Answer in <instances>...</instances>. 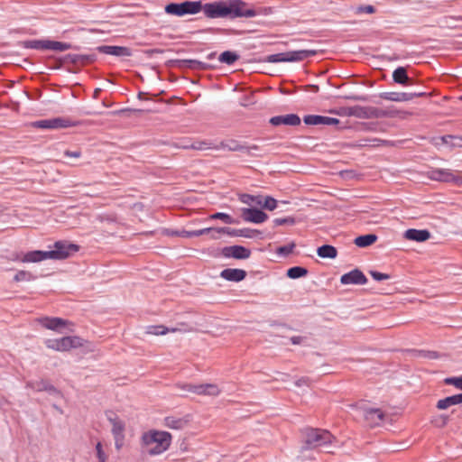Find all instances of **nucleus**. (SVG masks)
Wrapping results in <instances>:
<instances>
[{"label":"nucleus","instance_id":"obj_45","mask_svg":"<svg viewBox=\"0 0 462 462\" xmlns=\"http://www.w3.org/2000/svg\"><path fill=\"white\" fill-rule=\"evenodd\" d=\"M96 452H97V457L99 462H106L107 461V456L103 448V445L101 442L97 443Z\"/></svg>","mask_w":462,"mask_h":462},{"label":"nucleus","instance_id":"obj_27","mask_svg":"<svg viewBox=\"0 0 462 462\" xmlns=\"http://www.w3.org/2000/svg\"><path fill=\"white\" fill-rule=\"evenodd\" d=\"M459 403H462V393L448 396L447 398L439 400L437 402V408L439 410H445L449 408L450 406L457 405Z\"/></svg>","mask_w":462,"mask_h":462},{"label":"nucleus","instance_id":"obj_17","mask_svg":"<svg viewBox=\"0 0 462 462\" xmlns=\"http://www.w3.org/2000/svg\"><path fill=\"white\" fill-rule=\"evenodd\" d=\"M303 122L306 125H337L339 123V120L337 118L328 117V116L309 115V116H304Z\"/></svg>","mask_w":462,"mask_h":462},{"label":"nucleus","instance_id":"obj_30","mask_svg":"<svg viewBox=\"0 0 462 462\" xmlns=\"http://www.w3.org/2000/svg\"><path fill=\"white\" fill-rule=\"evenodd\" d=\"M317 254L321 258L335 259L337 257V249L329 245H325L317 249Z\"/></svg>","mask_w":462,"mask_h":462},{"label":"nucleus","instance_id":"obj_14","mask_svg":"<svg viewBox=\"0 0 462 462\" xmlns=\"http://www.w3.org/2000/svg\"><path fill=\"white\" fill-rule=\"evenodd\" d=\"M242 216L246 222L255 224L263 223L268 219L267 214L256 208H243Z\"/></svg>","mask_w":462,"mask_h":462},{"label":"nucleus","instance_id":"obj_23","mask_svg":"<svg viewBox=\"0 0 462 462\" xmlns=\"http://www.w3.org/2000/svg\"><path fill=\"white\" fill-rule=\"evenodd\" d=\"M205 229H209L207 234H210V238L214 240L219 239L221 235L224 234L230 236H242V231L230 229L228 227H206Z\"/></svg>","mask_w":462,"mask_h":462},{"label":"nucleus","instance_id":"obj_57","mask_svg":"<svg viewBox=\"0 0 462 462\" xmlns=\"http://www.w3.org/2000/svg\"><path fill=\"white\" fill-rule=\"evenodd\" d=\"M42 383H44V382L42 381V382H36V383H29L28 386L32 388L33 390L37 391L38 387H42L43 386Z\"/></svg>","mask_w":462,"mask_h":462},{"label":"nucleus","instance_id":"obj_11","mask_svg":"<svg viewBox=\"0 0 462 462\" xmlns=\"http://www.w3.org/2000/svg\"><path fill=\"white\" fill-rule=\"evenodd\" d=\"M38 322L45 328L63 333L72 330V325L66 319L60 318L43 317L38 319Z\"/></svg>","mask_w":462,"mask_h":462},{"label":"nucleus","instance_id":"obj_5","mask_svg":"<svg viewBox=\"0 0 462 462\" xmlns=\"http://www.w3.org/2000/svg\"><path fill=\"white\" fill-rule=\"evenodd\" d=\"M201 11L200 1H186L183 3H171L165 6L168 14L183 16L185 14H195Z\"/></svg>","mask_w":462,"mask_h":462},{"label":"nucleus","instance_id":"obj_37","mask_svg":"<svg viewBox=\"0 0 462 462\" xmlns=\"http://www.w3.org/2000/svg\"><path fill=\"white\" fill-rule=\"evenodd\" d=\"M42 387H38L37 391H45L47 392L51 396H52L55 399H61L63 397L60 391L57 390L54 386L48 383H42Z\"/></svg>","mask_w":462,"mask_h":462},{"label":"nucleus","instance_id":"obj_36","mask_svg":"<svg viewBox=\"0 0 462 462\" xmlns=\"http://www.w3.org/2000/svg\"><path fill=\"white\" fill-rule=\"evenodd\" d=\"M45 50H52L56 51H64L69 49V45L60 42L46 41Z\"/></svg>","mask_w":462,"mask_h":462},{"label":"nucleus","instance_id":"obj_60","mask_svg":"<svg viewBox=\"0 0 462 462\" xmlns=\"http://www.w3.org/2000/svg\"><path fill=\"white\" fill-rule=\"evenodd\" d=\"M307 383H308V381H307L306 379H300V380H299V381H297V382H296V384H297L298 386H301V385H303V384H307Z\"/></svg>","mask_w":462,"mask_h":462},{"label":"nucleus","instance_id":"obj_48","mask_svg":"<svg viewBox=\"0 0 462 462\" xmlns=\"http://www.w3.org/2000/svg\"><path fill=\"white\" fill-rule=\"evenodd\" d=\"M275 226H282L285 224L293 225L295 223L292 217H284V218H275L273 220Z\"/></svg>","mask_w":462,"mask_h":462},{"label":"nucleus","instance_id":"obj_58","mask_svg":"<svg viewBox=\"0 0 462 462\" xmlns=\"http://www.w3.org/2000/svg\"><path fill=\"white\" fill-rule=\"evenodd\" d=\"M8 404V401L6 398L0 396V408H4L5 405Z\"/></svg>","mask_w":462,"mask_h":462},{"label":"nucleus","instance_id":"obj_44","mask_svg":"<svg viewBox=\"0 0 462 462\" xmlns=\"http://www.w3.org/2000/svg\"><path fill=\"white\" fill-rule=\"evenodd\" d=\"M330 113L340 116H352L353 106L340 107L338 109L331 110Z\"/></svg>","mask_w":462,"mask_h":462},{"label":"nucleus","instance_id":"obj_16","mask_svg":"<svg viewBox=\"0 0 462 462\" xmlns=\"http://www.w3.org/2000/svg\"><path fill=\"white\" fill-rule=\"evenodd\" d=\"M340 282L342 284H345V285L365 284L367 282V279L361 271L355 269V270L342 275L340 278Z\"/></svg>","mask_w":462,"mask_h":462},{"label":"nucleus","instance_id":"obj_41","mask_svg":"<svg viewBox=\"0 0 462 462\" xmlns=\"http://www.w3.org/2000/svg\"><path fill=\"white\" fill-rule=\"evenodd\" d=\"M260 207H262L267 210L273 211L277 207V200L269 196H266V197L263 196V200H262V204H260Z\"/></svg>","mask_w":462,"mask_h":462},{"label":"nucleus","instance_id":"obj_10","mask_svg":"<svg viewBox=\"0 0 462 462\" xmlns=\"http://www.w3.org/2000/svg\"><path fill=\"white\" fill-rule=\"evenodd\" d=\"M108 420L111 424V432L115 440V447L120 450L125 444V422L117 416L109 417Z\"/></svg>","mask_w":462,"mask_h":462},{"label":"nucleus","instance_id":"obj_22","mask_svg":"<svg viewBox=\"0 0 462 462\" xmlns=\"http://www.w3.org/2000/svg\"><path fill=\"white\" fill-rule=\"evenodd\" d=\"M189 422V416L186 417H174L170 416L164 419V426L171 430H182Z\"/></svg>","mask_w":462,"mask_h":462},{"label":"nucleus","instance_id":"obj_63","mask_svg":"<svg viewBox=\"0 0 462 462\" xmlns=\"http://www.w3.org/2000/svg\"><path fill=\"white\" fill-rule=\"evenodd\" d=\"M312 88H314L315 91L319 90V87H317V86H313Z\"/></svg>","mask_w":462,"mask_h":462},{"label":"nucleus","instance_id":"obj_33","mask_svg":"<svg viewBox=\"0 0 462 462\" xmlns=\"http://www.w3.org/2000/svg\"><path fill=\"white\" fill-rule=\"evenodd\" d=\"M239 199L242 203L246 204L248 206H260V204H262L263 196H252L249 194H242L240 195Z\"/></svg>","mask_w":462,"mask_h":462},{"label":"nucleus","instance_id":"obj_18","mask_svg":"<svg viewBox=\"0 0 462 462\" xmlns=\"http://www.w3.org/2000/svg\"><path fill=\"white\" fill-rule=\"evenodd\" d=\"M270 123L273 125H298L300 123V117L295 114H289L283 116H276L270 119Z\"/></svg>","mask_w":462,"mask_h":462},{"label":"nucleus","instance_id":"obj_24","mask_svg":"<svg viewBox=\"0 0 462 462\" xmlns=\"http://www.w3.org/2000/svg\"><path fill=\"white\" fill-rule=\"evenodd\" d=\"M98 51L103 53L114 55V56H126V57L131 56L130 49H128L126 47H122V46L105 45V46L98 47Z\"/></svg>","mask_w":462,"mask_h":462},{"label":"nucleus","instance_id":"obj_55","mask_svg":"<svg viewBox=\"0 0 462 462\" xmlns=\"http://www.w3.org/2000/svg\"><path fill=\"white\" fill-rule=\"evenodd\" d=\"M257 150H258L257 145H251V146H245V149L243 152H245L248 154H252L253 152L257 151Z\"/></svg>","mask_w":462,"mask_h":462},{"label":"nucleus","instance_id":"obj_52","mask_svg":"<svg viewBox=\"0 0 462 462\" xmlns=\"http://www.w3.org/2000/svg\"><path fill=\"white\" fill-rule=\"evenodd\" d=\"M45 43H46V41L32 42L30 43V47L34 48V49H43V50H45V46H44Z\"/></svg>","mask_w":462,"mask_h":462},{"label":"nucleus","instance_id":"obj_4","mask_svg":"<svg viewBox=\"0 0 462 462\" xmlns=\"http://www.w3.org/2000/svg\"><path fill=\"white\" fill-rule=\"evenodd\" d=\"M316 54L315 51L310 50H300V51H291L286 52H281L276 54L269 55L265 58V61L270 63H278V62H297L301 61L304 59L313 56Z\"/></svg>","mask_w":462,"mask_h":462},{"label":"nucleus","instance_id":"obj_50","mask_svg":"<svg viewBox=\"0 0 462 462\" xmlns=\"http://www.w3.org/2000/svg\"><path fill=\"white\" fill-rule=\"evenodd\" d=\"M293 247H294L293 244L290 245H286V246H282V247H279L276 252L279 254L287 255L292 252Z\"/></svg>","mask_w":462,"mask_h":462},{"label":"nucleus","instance_id":"obj_51","mask_svg":"<svg viewBox=\"0 0 462 462\" xmlns=\"http://www.w3.org/2000/svg\"><path fill=\"white\" fill-rule=\"evenodd\" d=\"M359 13L374 14V8L372 5L359 6L356 10Z\"/></svg>","mask_w":462,"mask_h":462},{"label":"nucleus","instance_id":"obj_32","mask_svg":"<svg viewBox=\"0 0 462 462\" xmlns=\"http://www.w3.org/2000/svg\"><path fill=\"white\" fill-rule=\"evenodd\" d=\"M220 149L233 151V152H243L245 149L244 145H241L238 142L235 140H229L226 142H221L219 144H217Z\"/></svg>","mask_w":462,"mask_h":462},{"label":"nucleus","instance_id":"obj_29","mask_svg":"<svg viewBox=\"0 0 462 462\" xmlns=\"http://www.w3.org/2000/svg\"><path fill=\"white\" fill-rule=\"evenodd\" d=\"M187 148H190L198 151H205V150H219V147L217 144L209 141H195Z\"/></svg>","mask_w":462,"mask_h":462},{"label":"nucleus","instance_id":"obj_53","mask_svg":"<svg viewBox=\"0 0 462 462\" xmlns=\"http://www.w3.org/2000/svg\"><path fill=\"white\" fill-rule=\"evenodd\" d=\"M451 182L461 187L462 186V174L459 172L454 171V179H452Z\"/></svg>","mask_w":462,"mask_h":462},{"label":"nucleus","instance_id":"obj_49","mask_svg":"<svg viewBox=\"0 0 462 462\" xmlns=\"http://www.w3.org/2000/svg\"><path fill=\"white\" fill-rule=\"evenodd\" d=\"M187 67L189 68H191V69H201L203 66H202V63L199 62V61H197V60H185L182 61Z\"/></svg>","mask_w":462,"mask_h":462},{"label":"nucleus","instance_id":"obj_62","mask_svg":"<svg viewBox=\"0 0 462 462\" xmlns=\"http://www.w3.org/2000/svg\"><path fill=\"white\" fill-rule=\"evenodd\" d=\"M179 231H171V232H169L168 235L170 236H177L176 233H178Z\"/></svg>","mask_w":462,"mask_h":462},{"label":"nucleus","instance_id":"obj_1","mask_svg":"<svg viewBox=\"0 0 462 462\" xmlns=\"http://www.w3.org/2000/svg\"><path fill=\"white\" fill-rule=\"evenodd\" d=\"M201 10L206 16L209 18L218 17H254L257 13L247 6L241 0L217 1L204 5H201Z\"/></svg>","mask_w":462,"mask_h":462},{"label":"nucleus","instance_id":"obj_25","mask_svg":"<svg viewBox=\"0 0 462 462\" xmlns=\"http://www.w3.org/2000/svg\"><path fill=\"white\" fill-rule=\"evenodd\" d=\"M246 273L241 269H225L221 272L220 276L227 281L240 282L245 279Z\"/></svg>","mask_w":462,"mask_h":462},{"label":"nucleus","instance_id":"obj_40","mask_svg":"<svg viewBox=\"0 0 462 462\" xmlns=\"http://www.w3.org/2000/svg\"><path fill=\"white\" fill-rule=\"evenodd\" d=\"M209 229H199L195 231L180 230V232L176 233V235H178V236L189 238L206 235Z\"/></svg>","mask_w":462,"mask_h":462},{"label":"nucleus","instance_id":"obj_47","mask_svg":"<svg viewBox=\"0 0 462 462\" xmlns=\"http://www.w3.org/2000/svg\"><path fill=\"white\" fill-rule=\"evenodd\" d=\"M369 273L375 281L388 280L390 278V275L376 271H370Z\"/></svg>","mask_w":462,"mask_h":462},{"label":"nucleus","instance_id":"obj_28","mask_svg":"<svg viewBox=\"0 0 462 462\" xmlns=\"http://www.w3.org/2000/svg\"><path fill=\"white\" fill-rule=\"evenodd\" d=\"M177 330V328H168L162 325H152L145 328V333L152 336H163L168 332H176Z\"/></svg>","mask_w":462,"mask_h":462},{"label":"nucleus","instance_id":"obj_34","mask_svg":"<svg viewBox=\"0 0 462 462\" xmlns=\"http://www.w3.org/2000/svg\"><path fill=\"white\" fill-rule=\"evenodd\" d=\"M35 279V276L29 271L20 270L14 276L15 282H28Z\"/></svg>","mask_w":462,"mask_h":462},{"label":"nucleus","instance_id":"obj_8","mask_svg":"<svg viewBox=\"0 0 462 462\" xmlns=\"http://www.w3.org/2000/svg\"><path fill=\"white\" fill-rule=\"evenodd\" d=\"M79 251V246L64 241L56 242L49 252L51 260H64Z\"/></svg>","mask_w":462,"mask_h":462},{"label":"nucleus","instance_id":"obj_13","mask_svg":"<svg viewBox=\"0 0 462 462\" xmlns=\"http://www.w3.org/2000/svg\"><path fill=\"white\" fill-rule=\"evenodd\" d=\"M49 259L48 251L34 250L23 254L19 261L23 263H37Z\"/></svg>","mask_w":462,"mask_h":462},{"label":"nucleus","instance_id":"obj_2","mask_svg":"<svg viewBox=\"0 0 462 462\" xmlns=\"http://www.w3.org/2000/svg\"><path fill=\"white\" fill-rule=\"evenodd\" d=\"M142 445L150 455H160L171 446L172 436L163 430H150L142 436Z\"/></svg>","mask_w":462,"mask_h":462},{"label":"nucleus","instance_id":"obj_26","mask_svg":"<svg viewBox=\"0 0 462 462\" xmlns=\"http://www.w3.org/2000/svg\"><path fill=\"white\" fill-rule=\"evenodd\" d=\"M430 179L438 181L451 182L452 179H454V171L446 169L432 171Z\"/></svg>","mask_w":462,"mask_h":462},{"label":"nucleus","instance_id":"obj_56","mask_svg":"<svg viewBox=\"0 0 462 462\" xmlns=\"http://www.w3.org/2000/svg\"><path fill=\"white\" fill-rule=\"evenodd\" d=\"M191 387H196V384H193V383H187V384H184L182 385V389L189 393H192L193 394V390H191Z\"/></svg>","mask_w":462,"mask_h":462},{"label":"nucleus","instance_id":"obj_54","mask_svg":"<svg viewBox=\"0 0 462 462\" xmlns=\"http://www.w3.org/2000/svg\"><path fill=\"white\" fill-rule=\"evenodd\" d=\"M304 339L305 338L300 336H296V337H291V341L293 345H300L304 341Z\"/></svg>","mask_w":462,"mask_h":462},{"label":"nucleus","instance_id":"obj_31","mask_svg":"<svg viewBox=\"0 0 462 462\" xmlns=\"http://www.w3.org/2000/svg\"><path fill=\"white\" fill-rule=\"evenodd\" d=\"M377 240V236L374 234H368L365 236H357L355 239V245L358 247H366L374 243H375Z\"/></svg>","mask_w":462,"mask_h":462},{"label":"nucleus","instance_id":"obj_64","mask_svg":"<svg viewBox=\"0 0 462 462\" xmlns=\"http://www.w3.org/2000/svg\"><path fill=\"white\" fill-rule=\"evenodd\" d=\"M460 98L462 99V97Z\"/></svg>","mask_w":462,"mask_h":462},{"label":"nucleus","instance_id":"obj_9","mask_svg":"<svg viewBox=\"0 0 462 462\" xmlns=\"http://www.w3.org/2000/svg\"><path fill=\"white\" fill-rule=\"evenodd\" d=\"M77 125L67 117H53L49 119L39 120L32 123V126L41 129L58 130L69 128Z\"/></svg>","mask_w":462,"mask_h":462},{"label":"nucleus","instance_id":"obj_61","mask_svg":"<svg viewBox=\"0 0 462 462\" xmlns=\"http://www.w3.org/2000/svg\"><path fill=\"white\" fill-rule=\"evenodd\" d=\"M352 98L355 100H363V101L365 100V98L363 97H353Z\"/></svg>","mask_w":462,"mask_h":462},{"label":"nucleus","instance_id":"obj_39","mask_svg":"<svg viewBox=\"0 0 462 462\" xmlns=\"http://www.w3.org/2000/svg\"><path fill=\"white\" fill-rule=\"evenodd\" d=\"M308 271L300 266L291 267L287 271V275L291 279H297L303 277L307 274Z\"/></svg>","mask_w":462,"mask_h":462},{"label":"nucleus","instance_id":"obj_20","mask_svg":"<svg viewBox=\"0 0 462 462\" xmlns=\"http://www.w3.org/2000/svg\"><path fill=\"white\" fill-rule=\"evenodd\" d=\"M352 116L361 119L376 118L379 116V113L374 107L356 106H353Z\"/></svg>","mask_w":462,"mask_h":462},{"label":"nucleus","instance_id":"obj_6","mask_svg":"<svg viewBox=\"0 0 462 462\" xmlns=\"http://www.w3.org/2000/svg\"><path fill=\"white\" fill-rule=\"evenodd\" d=\"M357 411L364 417L370 426H378L384 420V412L376 407L365 402H360L356 406Z\"/></svg>","mask_w":462,"mask_h":462},{"label":"nucleus","instance_id":"obj_19","mask_svg":"<svg viewBox=\"0 0 462 462\" xmlns=\"http://www.w3.org/2000/svg\"><path fill=\"white\" fill-rule=\"evenodd\" d=\"M425 93L420 92V93H396V92H391V93H384L382 97L384 99L395 101V102H407L414 97H422Z\"/></svg>","mask_w":462,"mask_h":462},{"label":"nucleus","instance_id":"obj_38","mask_svg":"<svg viewBox=\"0 0 462 462\" xmlns=\"http://www.w3.org/2000/svg\"><path fill=\"white\" fill-rule=\"evenodd\" d=\"M238 60V55L235 52L226 51L220 54L218 60L222 63L233 64Z\"/></svg>","mask_w":462,"mask_h":462},{"label":"nucleus","instance_id":"obj_12","mask_svg":"<svg viewBox=\"0 0 462 462\" xmlns=\"http://www.w3.org/2000/svg\"><path fill=\"white\" fill-rule=\"evenodd\" d=\"M191 390L193 394L208 397H217L221 393L218 384L212 383H196V387H191Z\"/></svg>","mask_w":462,"mask_h":462},{"label":"nucleus","instance_id":"obj_35","mask_svg":"<svg viewBox=\"0 0 462 462\" xmlns=\"http://www.w3.org/2000/svg\"><path fill=\"white\" fill-rule=\"evenodd\" d=\"M393 79L399 84H406L409 80L406 69L403 67H399L393 71Z\"/></svg>","mask_w":462,"mask_h":462},{"label":"nucleus","instance_id":"obj_46","mask_svg":"<svg viewBox=\"0 0 462 462\" xmlns=\"http://www.w3.org/2000/svg\"><path fill=\"white\" fill-rule=\"evenodd\" d=\"M447 384L454 385L456 388L462 390V376L461 377H449L445 379Z\"/></svg>","mask_w":462,"mask_h":462},{"label":"nucleus","instance_id":"obj_59","mask_svg":"<svg viewBox=\"0 0 462 462\" xmlns=\"http://www.w3.org/2000/svg\"><path fill=\"white\" fill-rule=\"evenodd\" d=\"M66 155H67V156H73V157L78 158V157H79V152H69V151H67V152H66Z\"/></svg>","mask_w":462,"mask_h":462},{"label":"nucleus","instance_id":"obj_15","mask_svg":"<svg viewBox=\"0 0 462 462\" xmlns=\"http://www.w3.org/2000/svg\"><path fill=\"white\" fill-rule=\"evenodd\" d=\"M222 254L226 257H233L236 259H247L250 256V250L241 245H231L224 247Z\"/></svg>","mask_w":462,"mask_h":462},{"label":"nucleus","instance_id":"obj_42","mask_svg":"<svg viewBox=\"0 0 462 462\" xmlns=\"http://www.w3.org/2000/svg\"><path fill=\"white\" fill-rule=\"evenodd\" d=\"M209 219H220L226 224H235L236 221L228 214L217 212L209 216Z\"/></svg>","mask_w":462,"mask_h":462},{"label":"nucleus","instance_id":"obj_43","mask_svg":"<svg viewBox=\"0 0 462 462\" xmlns=\"http://www.w3.org/2000/svg\"><path fill=\"white\" fill-rule=\"evenodd\" d=\"M448 417L443 414L437 415L432 418L431 423L438 428H442L448 423Z\"/></svg>","mask_w":462,"mask_h":462},{"label":"nucleus","instance_id":"obj_3","mask_svg":"<svg viewBox=\"0 0 462 462\" xmlns=\"http://www.w3.org/2000/svg\"><path fill=\"white\" fill-rule=\"evenodd\" d=\"M47 348L57 352H68L71 349L85 347L92 350L91 344L76 336H68L60 338H48L44 342Z\"/></svg>","mask_w":462,"mask_h":462},{"label":"nucleus","instance_id":"obj_21","mask_svg":"<svg viewBox=\"0 0 462 462\" xmlns=\"http://www.w3.org/2000/svg\"><path fill=\"white\" fill-rule=\"evenodd\" d=\"M430 233L426 229H408L404 232L403 237L407 240L425 242L430 238Z\"/></svg>","mask_w":462,"mask_h":462},{"label":"nucleus","instance_id":"obj_7","mask_svg":"<svg viewBox=\"0 0 462 462\" xmlns=\"http://www.w3.org/2000/svg\"><path fill=\"white\" fill-rule=\"evenodd\" d=\"M333 436L327 430L310 429L305 432V443L310 448H315L332 442Z\"/></svg>","mask_w":462,"mask_h":462}]
</instances>
